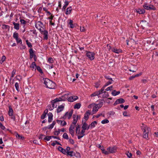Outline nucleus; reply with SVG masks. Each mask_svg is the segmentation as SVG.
<instances>
[{"label":"nucleus","instance_id":"1","mask_svg":"<svg viewBox=\"0 0 158 158\" xmlns=\"http://www.w3.org/2000/svg\"><path fill=\"white\" fill-rule=\"evenodd\" d=\"M68 95V94H65L60 97L56 98L54 100L52 101V104H51L52 106L53 107V109L54 108V107H56L57 105H55V103L58 102L65 101L67 99Z\"/></svg>","mask_w":158,"mask_h":158},{"label":"nucleus","instance_id":"2","mask_svg":"<svg viewBox=\"0 0 158 158\" xmlns=\"http://www.w3.org/2000/svg\"><path fill=\"white\" fill-rule=\"evenodd\" d=\"M44 83L47 88L50 89H54L55 86V84L52 81L48 78H43Z\"/></svg>","mask_w":158,"mask_h":158},{"label":"nucleus","instance_id":"3","mask_svg":"<svg viewBox=\"0 0 158 158\" xmlns=\"http://www.w3.org/2000/svg\"><path fill=\"white\" fill-rule=\"evenodd\" d=\"M103 104V102L102 101H100L99 103L95 104H92L91 105H95L94 106V107L93 110L92 112H93V114H95L96 112H97L98 109L101 107Z\"/></svg>","mask_w":158,"mask_h":158},{"label":"nucleus","instance_id":"4","mask_svg":"<svg viewBox=\"0 0 158 158\" xmlns=\"http://www.w3.org/2000/svg\"><path fill=\"white\" fill-rule=\"evenodd\" d=\"M95 54L94 52L87 51L86 56L88 58L91 60H94V59Z\"/></svg>","mask_w":158,"mask_h":158},{"label":"nucleus","instance_id":"5","mask_svg":"<svg viewBox=\"0 0 158 158\" xmlns=\"http://www.w3.org/2000/svg\"><path fill=\"white\" fill-rule=\"evenodd\" d=\"M35 26L40 31L44 29L43 24L40 21H38L35 24Z\"/></svg>","mask_w":158,"mask_h":158},{"label":"nucleus","instance_id":"6","mask_svg":"<svg viewBox=\"0 0 158 158\" xmlns=\"http://www.w3.org/2000/svg\"><path fill=\"white\" fill-rule=\"evenodd\" d=\"M103 89L101 88V89L98 91H96L91 94V97H94L95 96H98V97H101L100 96H99V95L102 94L103 93Z\"/></svg>","mask_w":158,"mask_h":158},{"label":"nucleus","instance_id":"7","mask_svg":"<svg viewBox=\"0 0 158 158\" xmlns=\"http://www.w3.org/2000/svg\"><path fill=\"white\" fill-rule=\"evenodd\" d=\"M73 113V110H72L69 113L67 112H66L64 115L63 117V118L64 119H65L66 118H68L69 119L72 116Z\"/></svg>","mask_w":158,"mask_h":158},{"label":"nucleus","instance_id":"8","mask_svg":"<svg viewBox=\"0 0 158 158\" xmlns=\"http://www.w3.org/2000/svg\"><path fill=\"white\" fill-rule=\"evenodd\" d=\"M143 6L144 9L147 10H152L155 9V7L153 5H148L146 3H145Z\"/></svg>","mask_w":158,"mask_h":158},{"label":"nucleus","instance_id":"9","mask_svg":"<svg viewBox=\"0 0 158 158\" xmlns=\"http://www.w3.org/2000/svg\"><path fill=\"white\" fill-rule=\"evenodd\" d=\"M85 131L82 129L81 130V132L80 131H78V134H76L77 135H78V139H80L83 137L85 135Z\"/></svg>","mask_w":158,"mask_h":158},{"label":"nucleus","instance_id":"10","mask_svg":"<svg viewBox=\"0 0 158 158\" xmlns=\"http://www.w3.org/2000/svg\"><path fill=\"white\" fill-rule=\"evenodd\" d=\"M141 27L142 29H144L148 26V23L146 21H142L140 23Z\"/></svg>","mask_w":158,"mask_h":158},{"label":"nucleus","instance_id":"11","mask_svg":"<svg viewBox=\"0 0 158 158\" xmlns=\"http://www.w3.org/2000/svg\"><path fill=\"white\" fill-rule=\"evenodd\" d=\"M41 34L44 35V39L45 40L48 39V31L45 30L43 29V30L40 31Z\"/></svg>","mask_w":158,"mask_h":158},{"label":"nucleus","instance_id":"12","mask_svg":"<svg viewBox=\"0 0 158 158\" xmlns=\"http://www.w3.org/2000/svg\"><path fill=\"white\" fill-rule=\"evenodd\" d=\"M75 127L74 125H73L71 124L69 129V133L71 134L72 137H73L74 136V129Z\"/></svg>","mask_w":158,"mask_h":158},{"label":"nucleus","instance_id":"13","mask_svg":"<svg viewBox=\"0 0 158 158\" xmlns=\"http://www.w3.org/2000/svg\"><path fill=\"white\" fill-rule=\"evenodd\" d=\"M107 150L109 151V154L113 153L116 152V147L115 146L113 147H110L107 148Z\"/></svg>","mask_w":158,"mask_h":158},{"label":"nucleus","instance_id":"14","mask_svg":"<svg viewBox=\"0 0 158 158\" xmlns=\"http://www.w3.org/2000/svg\"><path fill=\"white\" fill-rule=\"evenodd\" d=\"M110 47V49H111V50L113 52L115 53L118 54L120 52H122V50L120 49H117L115 47L111 48Z\"/></svg>","mask_w":158,"mask_h":158},{"label":"nucleus","instance_id":"15","mask_svg":"<svg viewBox=\"0 0 158 158\" xmlns=\"http://www.w3.org/2000/svg\"><path fill=\"white\" fill-rule=\"evenodd\" d=\"M78 98V97L76 96H73L69 97L67 99L68 101L69 102H73Z\"/></svg>","mask_w":158,"mask_h":158},{"label":"nucleus","instance_id":"16","mask_svg":"<svg viewBox=\"0 0 158 158\" xmlns=\"http://www.w3.org/2000/svg\"><path fill=\"white\" fill-rule=\"evenodd\" d=\"M125 102V100L122 98H120L119 99H118L114 103V106H115L117 105V104H120V103H124Z\"/></svg>","mask_w":158,"mask_h":158},{"label":"nucleus","instance_id":"17","mask_svg":"<svg viewBox=\"0 0 158 158\" xmlns=\"http://www.w3.org/2000/svg\"><path fill=\"white\" fill-rule=\"evenodd\" d=\"M90 114V112L89 110L87 111L84 114V116L83 119L85 121H86L89 118V116Z\"/></svg>","mask_w":158,"mask_h":158},{"label":"nucleus","instance_id":"18","mask_svg":"<svg viewBox=\"0 0 158 158\" xmlns=\"http://www.w3.org/2000/svg\"><path fill=\"white\" fill-rule=\"evenodd\" d=\"M113 81V80H112V78L110 79V81H108L102 88V89H103V90H104L105 88L109 85L110 84L112 83V82Z\"/></svg>","mask_w":158,"mask_h":158},{"label":"nucleus","instance_id":"19","mask_svg":"<svg viewBox=\"0 0 158 158\" xmlns=\"http://www.w3.org/2000/svg\"><path fill=\"white\" fill-rule=\"evenodd\" d=\"M142 129L143 132V133L149 132L150 131L149 128L146 126H144L142 127Z\"/></svg>","mask_w":158,"mask_h":158},{"label":"nucleus","instance_id":"20","mask_svg":"<svg viewBox=\"0 0 158 158\" xmlns=\"http://www.w3.org/2000/svg\"><path fill=\"white\" fill-rule=\"evenodd\" d=\"M29 52L30 53V59H32L35 55L34 54V51L32 48H30L29 49Z\"/></svg>","mask_w":158,"mask_h":158},{"label":"nucleus","instance_id":"21","mask_svg":"<svg viewBox=\"0 0 158 158\" xmlns=\"http://www.w3.org/2000/svg\"><path fill=\"white\" fill-rule=\"evenodd\" d=\"M13 24L14 25V28L17 30L19 29V23H15V22H13Z\"/></svg>","mask_w":158,"mask_h":158},{"label":"nucleus","instance_id":"22","mask_svg":"<svg viewBox=\"0 0 158 158\" xmlns=\"http://www.w3.org/2000/svg\"><path fill=\"white\" fill-rule=\"evenodd\" d=\"M69 2L68 1L65 0L64 2V5L63 6L62 10V11H64L65 10L67 6L68 5Z\"/></svg>","mask_w":158,"mask_h":158},{"label":"nucleus","instance_id":"23","mask_svg":"<svg viewBox=\"0 0 158 158\" xmlns=\"http://www.w3.org/2000/svg\"><path fill=\"white\" fill-rule=\"evenodd\" d=\"M58 149L59 151H60L62 153L64 154H66V150L63 148L59 146L58 148Z\"/></svg>","mask_w":158,"mask_h":158},{"label":"nucleus","instance_id":"24","mask_svg":"<svg viewBox=\"0 0 158 158\" xmlns=\"http://www.w3.org/2000/svg\"><path fill=\"white\" fill-rule=\"evenodd\" d=\"M48 122L49 123H50L52 119L53 115L52 113H49L48 114Z\"/></svg>","mask_w":158,"mask_h":158},{"label":"nucleus","instance_id":"25","mask_svg":"<svg viewBox=\"0 0 158 158\" xmlns=\"http://www.w3.org/2000/svg\"><path fill=\"white\" fill-rule=\"evenodd\" d=\"M145 11V10L143 9H139L136 10L137 12L139 14L144 13Z\"/></svg>","mask_w":158,"mask_h":158},{"label":"nucleus","instance_id":"26","mask_svg":"<svg viewBox=\"0 0 158 158\" xmlns=\"http://www.w3.org/2000/svg\"><path fill=\"white\" fill-rule=\"evenodd\" d=\"M72 10V7L71 6H69L67 8L65 13L67 15L70 14L71 13Z\"/></svg>","mask_w":158,"mask_h":158},{"label":"nucleus","instance_id":"27","mask_svg":"<svg viewBox=\"0 0 158 158\" xmlns=\"http://www.w3.org/2000/svg\"><path fill=\"white\" fill-rule=\"evenodd\" d=\"M64 106L63 105H60L59 106L57 109V113H59L63 110Z\"/></svg>","mask_w":158,"mask_h":158},{"label":"nucleus","instance_id":"28","mask_svg":"<svg viewBox=\"0 0 158 158\" xmlns=\"http://www.w3.org/2000/svg\"><path fill=\"white\" fill-rule=\"evenodd\" d=\"M101 149L102 151V152L105 155H108L109 154V152L108 151H105L103 147H102Z\"/></svg>","mask_w":158,"mask_h":158},{"label":"nucleus","instance_id":"29","mask_svg":"<svg viewBox=\"0 0 158 158\" xmlns=\"http://www.w3.org/2000/svg\"><path fill=\"white\" fill-rule=\"evenodd\" d=\"M120 93L119 91H116L115 90H113L111 93L112 95L115 96L119 94Z\"/></svg>","mask_w":158,"mask_h":158},{"label":"nucleus","instance_id":"30","mask_svg":"<svg viewBox=\"0 0 158 158\" xmlns=\"http://www.w3.org/2000/svg\"><path fill=\"white\" fill-rule=\"evenodd\" d=\"M68 155L72 157L75 155V153L73 151L68 152H66V153Z\"/></svg>","mask_w":158,"mask_h":158},{"label":"nucleus","instance_id":"31","mask_svg":"<svg viewBox=\"0 0 158 158\" xmlns=\"http://www.w3.org/2000/svg\"><path fill=\"white\" fill-rule=\"evenodd\" d=\"M97 122L96 121H94L92 122L90 124L91 126V129L94 128L95 127V125H97Z\"/></svg>","mask_w":158,"mask_h":158},{"label":"nucleus","instance_id":"32","mask_svg":"<svg viewBox=\"0 0 158 158\" xmlns=\"http://www.w3.org/2000/svg\"><path fill=\"white\" fill-rule=\"evenodd\" d=\"M87 124H86V123L85 122H84L83 123V125L82 126V129L85 131V130H86L87 129Z\"/></svg>","mask_w":158,"mask_h":158},{"label":"nucleus","instance_id":"33","mask_svg":"<svg viewBox=\"0 0 158 158\" xmlns=\"http://www.w3.org/2000/svg\"><path fill=\"white\" fill-rule=\"evenodd\" d=\"M13 110L12 108L10 107L9 108V111H8V115L10 116H12L13 114Z\"/></svg>","mask_w":158,"mask_h":158},{"label":"nucleus","instance_id":"34","mask_svg":"<svg viewBox=\"0 0 158 158\" xmlns=\"http://www.w3.org/2000/svg\"><path fill=\"white\" fill-rule=\"evenodd\" d=\"M81 106V104L80 103H76L74 106V109H79Z\"/></svg>","mask_w":158,"mask_h":158},{"label":"nucleus","instance_id":"35","mask_svg":"<svg viewBox=\"0 0 158 158\" xmlns=\"http://www.w3.org/2000/svg\"><path fill=\"white\" fill-rule=\"evenodd\" d=\"M102 94H103L102 95V98H107L109 96L108 93L106 91H103Z\"/></svg>","mask_w":158,"mask_h":158},{"label":"nucleus","instance_id":"36","mask_svg":"<svg viewBox=\"0 0 158 158\" xmlns=\"http://www.w3.org/2000/svg\"><path fill=\"white\" fill-rule=\"evenodd\" d=\"M36 66H37L35 63V62H33L32 63L31 65L30 66V67L34 69L35 68H36Z\"/></svg>","mask_w":158,"mask_h":158},{"label":"nucleus","instance_id":"37","mask_svg":"<svg viewBox=\"0 0 158 158\" xmlns=\"http://www.w3.org/2000/svg\"><path fill=\"white\" fill-rule=\"evenodd\" d=\"M73 20H70L69 24L70 25V27L71 28H73L74 27V25L73 24Z\"/></svg>","mask_w":158,"mask_h":158},{"label":"nucleus","instance_id":"38","mask_svg":"<svg viewBox=\"0 0 158 158\" xmlns=\"http://www.w3.org/2000/svg\"><path fill=\"white\" fill-rule=\"evenodd\" d=\"M149 132H146V133H143V138L147 139H148V133Z\"/></svg>","mask_w":158,"mask_h":158},{"label":"nucleus","instance_id":"39","mask_svg":"<svg viewBox=\"0 0 158 158\" xmlns=\"http://www.w3.org/2000/svg\"><path fill=\"white\" fill-rule=\"evenodd\" d=\"M109 120L107 119H105L104 120H102L101 123L102 124H105L106 123H109Z\"/></svg>","mask_w":158,"mask_h":158},{"label":"nucleus","instance_id":"40","mask_svg":"<svg viewBox=\"0 0 158 158\" xmlns=\"http://www.w3.org/2000/svg\"><path fill=\"white\" fill-rule=\"evenodd\" d=\"M36 69L41 73H43L42 70L40 68L39 66H36Z\"/></svg>","mask_w":158,"mask_h":158},{"label":"nucleus","instance_id":"41","mask_svg":"<svg viewBox=\"0 0 158 158\" xmlns=\"http://www.w3.org/2000/svg\"><path fill=\"white\" fill-rule=\"evenodd\" d=\"M47 109L49 110H52L53 109V107H52L51 104L47 106Z\"/></svg>","mask_w":158,"mask_h":158},{"label":"nucleus","instance_id":"42","mask_svg":"<svg viewBox=\"0 0 158 158\" xmlns=\"http://www.w3.org/2000/svg\"><path fill=\"white\" fill-rule=\"evenodd\" d=\"M6 57L5 56L3 55L2 56L1 60L0 61V63L2 64L5 60Z\"/></svg>","mask_w":158,"mask_h":158},{"label":"nucleus","instance_id":"43","mask_svg":"<svg viewBox=\"0 0 158 158\" xmlns=\"http://www.w3.org/2000/svg\"><path fill=\"white\" fill-rule=\"evenodd\" d=\"M78 118L73 119V121L72 124L73 125H74V127L77 123Z\"/></svg>","mask_w":158,"mask_h":158},{"label":"nucleus","instance_id":"44","mask_svg":"<svg viewBox=\"0 0 158 158\" xmlns=\"http://www.w3.org/2000/svg\"><path fill=\"white\" fill-rule=\"evenodd\" d=\"M80 126L79 125H77L76 127V134H77L78 133L79 131H80Z\"/></svg>","mask_w":158,"mask_h":158},{"label":"nucleus","instance_id":"45","mask_svg":"<svg viewBox=\"0 0 158 158\" xmlns=\"http://www.w3.org/2000/svg\"><path fill=\"white\" fill-rule=\"evenodd\" d=\"M63 137L65 139H69V137L67 135V134L66 133H64L63 135Z\"/></svg>","mask_w":158,"mask_h":158},{"label":"nucleus","instance_id":"46","mask_svg":"<svg viewBox=\"0 0 158 158\" xmlns=\"http://www.w3.org/2000/svg\"><path fill=\"white\" fill-rule=\"evenodd\" d=\"M54 126L52 124L48 125V127H46L43 128V129H46L47 128L48 129H52L53 127Z\"/></svg>","mask_w":158,"mask_h":158},{"label":"nucleus","instance_id":"47","mask_svg":"<svg viewBox=\"0 0 158 158\" xmlns=\"http://www.w3.org/2000/svg\"><path fill=\"white\" fill-rule=\"evenodd\" d=\"M52 138V136H47L43 138L44 140H46L47 141H49L50 139Z\"/></svg>","mask_w":158,"mask_h":158},{"label":"nucleus","instance_id":"48","mask_svg":"<svg viewBox=\"0 0 158 158\" xmlns=\"http://www.w3.org/2000/svg\"><path fill=\"white\" fill-rule=\"evenodd\" d=\"M26 42L27 45L29 47L31 48L32 47V45H31V43L29 42L28 40H26Z\"/></svg>","mask_w":158,"mask_h":158},{"label":"nucleus","instance_id":"49","mask_svg":"<svg viewBox=\"0 0 158 158\" xmlns=\"http://www.w3.org/2000/svg\"><path fill=\"white\" fill-rule=\"evenodd\" d=\"M53 62V58L50 57L48 59V62L50 64L52 63Z\"/></svg>","mask_w":158,"mask_h":158},{"label":"nucleus","instance_id":"50","mask_svg":"<svg viewBox=\"0 0 158 158\" xmlns=\"http://www.w3.org/2000/svg\"><path fill=\"white\" fill-rule=\"evenodd\" d=\"M15 87L17 91H19V84L17 82L15 83Z\"/></svg>","mask_w":158,"mask_h":158},{"label":"nucleus","instance_id":"51","mask_svg":"<svg viewBox=\"0 0 158 158\" xmlns=\"http://www.w3.org/2000/svg\"><path fill=\"white\" fill-rule=\"evenodd\" d=\"M0 128L3 130H5L6 129V128L5 126H4L1 122H0Z\"/></svg>","mask_w":158,"mask_h":158},{"label":"nucleus","instance_id":"52","mask_svg":"<svg viewBox=\"0 0 158 158\" xmlns=\"http://www.w3.org/2000/svg\"><path fill=\"white\" fill-rule=\"evenodd\" d=\"M113 88V86L112 85H111L110 87H107L105 89V90L106 91H108L109 90H111L112 89V88Z\"/></svg>","mask_w":158,"mask_h":158},{"label":"nucleus","instance_id":"53","mask_svg":"<svg viewBox=\"0 0 158 158\" xmlns=\"http://www.w3.org/2000/svg\"><path fill=\"white\" fill-rule=\"evenodd\" d=\"M13 37L15 39L18 38V34L17 33H14L13 34Z\"/></svg>","mask_w":158,"mask_h":158},{"label":"nucleus","instance_id":"54","mask_svg":"<svg viewBox=\"0 0 158 158\" xmlns=\"http://www.w3.org/2000/svg\"><path fill=\"white\" fill-rule=\"evenodd\" d=\"M20 21L22 24L25 25L26 23V22L23 19H20Z\"/></svg>","mask_w":158,"mask_h":158},{"label":"nucleus","instance_id":"55","mask_svg":"<svg viewBox=\"0 0 158 158\" xmlns=\"http://www.w3.org/2000/svg\"><path fill=\"white\" fill-rule=\"evenodd\" d=\"M16 70L15 69H13L11 73V77H13L15 74Z\"/></svg>","mask_w":158,"mask_h":158},{"label":"nucleus","instance_id":"56","mask_svg":"<svg viewBox=\"0 0 158 158\" xmlns=\"http://www.w3.org/2000/svg\"><path fill=\"white\" fill-rule=\"evenodd\" d=\"M16 40L17 42L18 43H19L21 44L22 43V40L21 39L19 38H18L17 39H15Z\"/></svg>","mask_w":158,"mask_h":158},{"label":"nucleus","instance_id":"57","mask_svg":"<svg viewBox=\"0 0 158 158\" xmlns=\"http://www.w3.org/2000/svg\"><path fill=\"white\" fill-rule=\"evenodd\" d=\"M62 122H61V123H60V125L62 126H64L66 124V122L65 121H62Z\"/></svg>","mask_w":158,"mask_h":158},{"label":"nucleus","instance_id":"58","mask_svg":"<svg viewBox=\"0 0 158 158\" xmlns=\"http://www.w3.org/2000/svg\"><path fill=\"white\" fill-rule=\"evenodd\" d=\"M2 28H5L6 29H9V26L6 25H4L2 26Z\"/></svg>","mask_w":158,"mask_h":158},{"label":"nucleus","instance_id":"59","mask_svg":"<svg viewBox=\"0 0 158 158\" xmlns=\"http://www.w3.org/2000/svg\"><path fill=\"white\" fill-rule=\"evenodd\" d=\"M126 154L127 156L129 158H130L132 156L131 153H129V152H128L127 153H126Z\"/></svg>","mask_w":158,"mask_h":158},{"label":"nucleus","instance_id":"60","mask_svg":"<svg viewBox=\"0 0 158 158\" xmlns=\"http://www.w3.org/2000/svg\"><path fill=\"white\" fill-rule=\"evenodd\" d=\"M73 119L76 118H80V116H79L77 115H76L75 114H73Z\"/></svg>","mask_w":158,"mask_h":158},{"label":"nucleus","instance_id":"61","mask_svg":"<svg viewBox=\"0 0 158 158\" xmlns=\"http://www.w3.org/2000/svg\"><path fill=\"white\" fill-rule=\"evenodd\" d=\"M60 130H59L58 131H55V132L54 134L55 135H59V134H60Z\"/></svg>","mask_w":158,"mask_h":158},{"label":"nucleus","instance_id":"62","mask_svg":"<svg viewBox=\"0 0 158 158\" xmlns=\"http://www.w3.org/2000/svg\"><path fill=\"white\" fill-rule=\"evenodd\" d=\"M46 116V114L44 113L43 114L41 115V119H44L45 118Z\"/></svg>","mask_w":158,"mask_h":158},{"label":"nucleus","instance_id":"63","mask_svg":"<svg viewBox=\"0 0 158 158\" xmlns=\"http://www.w3.org/2000/svg\"><path fill=\"white\" fill-rule=\"evenodd\" d=\"M45 136L43 134H40V136L39 137V138L40 139H43V137Z\"/></svg>","mask_w":158,"mask_h":158},{"label":"nucleus","instance_id":"64","mask_svg":"<svg viewBox=\"0 0 158 158\" xmlns=\"http://www.w3.org/2000/svg\"><path fill=\"white\" fill-rule=\"evenodd\" d=\"M80 30L81 31H85V29L84 27H80Z\"/></svg>","mask_w":158,"mask_h":158}]
</instances>
